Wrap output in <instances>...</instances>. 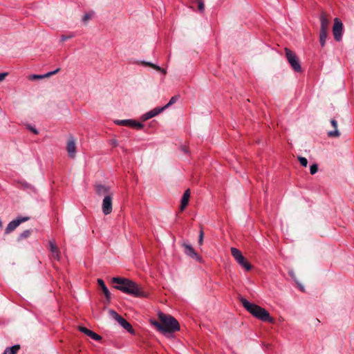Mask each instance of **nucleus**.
Returning a JSON list of instances; mask_svg holds the SVG:
<instances>
[{
  "label": "nucleus",
  "mask_w": 354,
  "mask_h": 354,
  "mask_svg": "<svg viewBox=\"0 0 354 354\" xmlns=\"http://www.w3.org/2000/svg\"><path fill=\"white\" fill-rule=\"evenodd\" d=\"M91 15L89 14H85L84 16H83V18H82V21L86 22L87 21H88L90 19H91Z\"/></svg>",
  "instance_id": "31"
},
{
  "label": "nucleus",
  "mask_w": 354,
  "mask_h": 354,
  "mask_svg": "<svg viewBox=\"0 0 354 354\" xmlns=\"http://www.w3.org/2000/svg\"><path fill=\"white\" fill-rule=\"evenodd\" d=\"M317 171H318L317 165L313 164V165L310 166V171L312 175L316 174L317 172Z\"/></svg>",
  "instance_id": "27"
},
{
  "label": "nucleus",
  "mask_w": 354,
  "mask_h": 354,
  "mask_svg": "<svg viewBox=\"0 0 354 354\" xmlns=\"http://www.w3.org/2000/svg\"><path fill=\"white\" fill-rule=\"evenodd\" d=\"M343 30V24L339 18H335L333 27V33L336 41L342 40V35Z\"/></svg>",
  "instance_id": "8"
},
{
  "label": "nucleus",
  "mask_w": 354,
  "mask_h": 354,
  "mask_svg": "<svg viewBox=\"0 0 354 354\" xmlns=\"http://www.w3.org/2000/svg\"><path fill=\"white\" fill-rule=\"evenodd\" d=\"M97 283L100 285V286L101 287V288L103 291V293L104 294L106 299H109L111 297V293H110L109 290H108V288H106V286H105L103 280L101 279H97Z\"/></svg>",
  "instance_id": "18"
},
{
  "label": "nucleus",
  "mask_w": 354,
  "mask_h": 354,
  "mask_svg": "<svg viewBox=\"0 0 354 354\" xmlns=\"http://www.w3.org/2000/svg\"><path fill=\"white\" fill-rule=\"evenodd\" d=\"M330 124L334 128V131H330L328 132V136L330 138H337L340 136V133L337 129V122L335 119L330 120Z\"/></svg>",
  "instance_id": "17"
},
{
  "label": "nucleus",
  "mask_w": 354,
  "mask_h": 354,
  "mask_svg": "<svg viewBox=\"0 0 354 354\" xmlns=\"http://www.w3.org/2000/svg\"><path fill=\"white\" fill-rule=\"evenodd\" d=\"M158 316L159 320L150 319L151 324L165 337H172L173 333L177 330L176 319L162 313H159Z\"/></svg>",
  "instance_id": "1"
},
{
  "label": "nucleus",
  "mask_w": 354,
  "mask_h": 354,
  "mask_svg": "<svg viewBox=\"0 0 354 354\" xmlns=\"http://www.w3.org/2000/svg\"><path fill=\"white\" fill-rule=\"evenodd\" d=\"M286 57L288 63L290 64L292 68L295 72H301V66L300 65L299 59L295 53L288 48H285Z\"/></svg>",
  "instance_id": "6"
},
{
  "label": "nucleus",
  "mask_w": 354,
  "mask_h": 354,
  "mask_svg": "<svg viewBox=\"0 0 354 354\" xmlns=\"http://www.w3.org/2000/svg\"><path fill=\"white\" fill-rule=\"evenodd\" d=\"M113 144L114 145H116V142H115V141H113Z\"/></svg>",
  "instance_id": "38"
},
{
  "label": "nucleus",
  "mask_w": 354,
  "mask_h": 354,
  "mask_svg": "<svg viewBox=\"0 0 354 354\" xmlns=\"http://www.w3.org/2000/svg\"><path fill=\"white\" fill-rule=\"evenodd\" d=\"M78 329L80 331L88 335V337H90L93 332L84 326H79Z\"/></svg>",
  "instance_id": "24"
},
{
  "label": "nucleus",
  "mask_w": 354,
  "mask_h": 354,
  "mask_svg": "<svg viewBox=\"0 0 354 354\" xmlns=\"http://www.w3.org/2000/svg\"><path fill=\"white\" fill-rule=\"evenodd\" d=\"M90 337L92 338L93 339L97 340V341L101 340V339H102L101 336H100L99 335L96 334L94 332H93V333L91 334Z\"/></svg>",
  "instance_id": "29"
},
{
  "label": "nucleus",
  "mask_w": 354,
  "mask_h": 354,
  "mask_svg": "<svg viewBox=\"0 0 354 354\" xmlns=\"http://www.w3.org/2000/svg\"><path fill=\"white\" fill-rule=\"evenodd\" d=\"M198 10L200 12H203L205 9L203 0H196Z\"/></svg>",
  "instance_id": "25"
},
{
  "label": "nucleus",
  "mask_w": 354,
  "mask_h": 354,
  "mask_svg": "<svg viewBox=\"0 0 354 354\" xmlns=\"http://www.w3.org/2000/svg\"><path fill=\"white\" fill-rule=\"evenodd\" d=\"M29 129H30L32 133H34L35 134H38V131H37V130L35 128H34V127H29Z\"/></svg>",
  "instance_id": "34"
},
{
  "label": "nucleus",
  "mask_w": 354,
  "mask_h": 354,
  "mask_svg": "<svg viewBox=\"0 0 354 354\" xmlns=\"http://www.w3.org/2000/svg\"><path fill=\"white\" fill-rule=\"evenodd\" d=\"M240 301L243 307L255 317L263 322L269 323L274 322V319L270 315L269 313L266 309L257 304L250 303L243 297L240 298Z\"/></svg>",
  "instance_id": "4"
},
{
  "label": "nucleus",
  "mask_w": 354,
  "mask_h": 354,
  "mask_svg": "<svg viewBox=\"0 0 354 354\" xmlns=\"http://www.w3.org/2000/svg\"><path fill=\"white\" fill-rule=\"evenodd\" d=\"M299 286H300V290H301V291L304 292V288H303L301 285H299Z\"/></svg>",
  "instance_id": "36"
},
{
  "label": "nucleus",
  "mask_w": 354,
  "mask_h": 354,
  "mask_svg": "<svg viewBox=\"0 0 354 354\" xmlns=\"http://www.w3.org/2000/svg\"><path fill=\"white\" fill-rule=\"evenodd\" d=\"M118 323L126 330L128 331H131L132 330L131 325L127 322L124 319H120V321Z\"/></svg>",
  "instance_id": "20"
},
{
  "label": "nucleus",
  "mask_w": 354,
  "mask_h": 354,
  "mask_svg": "<svg viewBox=\"0 0 354 354\" xmlns=\"http://www.w3.org/2000/svg\"><path fill=\"white\" fill-rule=\"evenodd\" d=\"M66 151L69 158L73 159L76 157L77 147L75 140L73 136H70L68 139Z\"/></svg>",
  "instance_id": "10"
},
{
  "label": "nucleus",
  "mask_w": 354,
  "mask_h": 354,
  "mask_svg": "<svg viewBox=\"0 0 354 354\" xmlns=\"http://www.w3.org/2000/svg\"><path fill=\"white\" fill-rule=\"evenodd\" d=\"M231 254L232 257L236 260V261L246 270H251V264L245 259L239 250L235 248H232Z\"/></svg>",
  "instance_id": "7"
},
{
  "label": "nucleus",
  "mask_w": 354,
  "mask_h": 354,
  "mask_svg": "<svg viewBox=\"0 0 354 354\" xmlns=\"http://www.w3.org/2000/svg\"><path fill=\"white\" fill-rule=\"evenodd\" d=\"M20 348L19 345H15L10 348H7L3 354H17Z\"/></svg>",
  "instance_id": "19"
},
{
  "label": "nucleus",
  "mask_w": 354,
  "mask_h": 354,
  "mask_svg": "<svg viewBox=\"0 0 354 354\" xmlns=\"http://www.w3.org/2000/svg\"><path fill=\"white\" fill-rule=\"evenodd\" d=\"M176 101H177L176 96V95L173 96L170 99L169 102L165 106H164L162 107H156V108H154L153 109L147 112L146 113L143 114L141 116V120L142 121H146L149 119H151V118L158 115V114H160V113L164 111L165 109L169 108L170 106L175 104L176 102Z\"/></svg>",
  "instance_id": "5"
},
{
  "label": "nucleus",
  "mask_w": 354,
  "mask_h": 354,
  "mask_svg": "<svg viewBox=\"0 0 354 354\" xmlns=\"http://www.w3.org/2000/svg\"><path fill=\"white\" fill-rule=\"evenodd\" d=\"M28 220H29V217L24 216V217H20V218H17L15 220L12 221L7 225V227H6V228L5 230V233L6 234H10L13 230H15L21 223L26 222V221H27Z\"/></svg>",
  "instance_id": "9"
},
{
  "label": "nucleus",
  "mask_w": 354,
  "mask_h": 354,
  "mask_svg": "<svg viewBox=\"0 0 354 354\" xmlns=\"http://www.w3.org/2000/svg\"><path fill=\"white\" fill-rule=\"evenodd\" d=\"M96 193L98 196L103 197L102 210L104 215H109L113 209V198L114 192L111 186L105 185H97L95 187Z\"/></svg>",
  "instance_id": "3"
},
{
  "label": "nucleus",
  "mask_w": 354,
  "mask_h": 354,
  "mask_svg": "<svg viewBox=\"0 0 354 354\" xmlns=\"http://www.w3.org/2000/svg\"><path fill=\"white\" fill-rule=\"evenodd\" d=\"M71 37H67L63 36V37H62V40L64 41V40H66V39H67L68 38H71Z\"/></svg>",
  "instance_id": "35"
},
{
  "label": "nucleus",
  "mask_w": 354,
  "mask_h": 354,
  "mask_svg": "<svg viewBox=\"0 0 354 354\" xmlns=\"http://www.w3.org/2000/svg\"><path fill=\"white\" fill-rule=\"evenodd\" d=\"M6 76H7L6 73H0V82H2Z\"/></svg>",
  "instance_id": "33"
},
{
  "label": "nucleus",
  "mask_w": 354,
  "mask_h": 354,
  "mask_svg": "<svg viewBox=\"0 0 354 354\" xmlns=\"http://www.w3.org/2000/svg\"><path fill=\"white\" fill-rule=\"evenodd\" d=\"M31 230H24L23 232H21L19 236V240H22L24 239H26L29 237L31 234Z\"/></svg>",
  "instance_id": "22"
},
{
  "label": "nucleus",
  "mask_w": 354,
  "mask_h": 354,
  "mask_svg": "<svg viewBox=\"0 0 354 354\" xmlns=\"http://www.w3.org/2000/svg\"><path fill=\"white\" fill-rule=\"evenodd\" d=\"M182 247L184 248V252L187 256L198 262L202 261V258L196 252L194 249L190 245L184 243L182 244Z\"/></svg>",
  "instance_id": "11"
},
{
  "label": "nucleus",
  "mask_w": 354,
  "mask_h": 354,
  "mask_svg": "<svg viewBox=\"0 0 354 354\" xmlns=\"http://www.w3.org/2000/svg\"><path fill=\"white\" fill-rule=\"evenodd\" d=\"M320 32H328L330 25V17L324 11L322 12L320 17Z\"/></svg>",
  "instance_id": "12"
},
{
  "label": "nucleus",
  "mask_w": 354,
  "mask_h": 354,
  "mask_svg": "<svg viewBox=\"0 0 354 354\" xmlns=\"http://www.w3.org/2000/svg\"><path fill=\"white\" fill-rule=\"evenodd\" d=\"M298 160H299L300 164L302 166H304V167H306L307 166L308 160H307V159L306 158L299 156V157H298Z\"/></svg>",
  "instance_id": "26"
},
{
  "label": "nucleus",
  "mask_w": 354,
  "mask_h": 354,
  "mask_svg": "<svg viewBox=\"0 0 354 354\" xmlns=\"http://www.w3.org/2000/svg\"><path fill=\"white\" fill-rule=\"evenodd\" d=\"M203 236H204V233L202 230H201L200 234H199V239H198L199 245H202L203 241Z\"/></svg>",
  "instance_id": "30"
},
{
  "label": "nucleus",
  "mask_w": 354,
  "mask_h": 354,
  "mask_svg": "<svg viewBox=\"0 0 354 354\" xmlns=\"http://www.w3.org/2000/svg\"><path fill=\"white\" fill-rule=\"evenodd\" d=\"M59 71V68H57L53 71L48 72L44 75H32L28 77V80H41L44 78L49 77L53 75L56 74Z\"/></svg>",
  "instance_id": "16"
},
{
  "label": "nucleus",
  "mask_w": 354,
  "mask_h": 354,
  "mask_svg": "<svg viewBox=\"0 0 354 354\" xmlns=\"http://www.w3.org/2000/svg\"><path fill=\"white\" fill-rule=\"evenodd\" d=\"M328 32H319V42L322 46H324L326 40Z\"/></svg>",
  "instance_id": "21"
},
{
  "label": "nucleus",
  "mask_w": 354,
  "mask_h": 354,
  "mask_svg": "<svg viewBox=\"0 0 354 354\" xmlns=\"http://www.w3.org/2000/svg\"><path fill=\"white\" fill-rule=\"evenodd\" d=\"M3 226V223H2V221L0 220V227H2Z\"/></svg>",
  "instance_id": "37"
},
{
  "label": "nucleus",
  "mask_w": 354,
  "mask_h": 354,
  "mask_svg": "<svg viewBox=\"0 0 354 354\" xmlns=\"http://www.w3.org/2000/svg\"><path fill=\"white\" fill-rule=\"evenodd\" d=\"M109 315L113 318L115 319V320H117L118 322H120V319H122V317L119 315L115 311H114L113 310H109Z\"/></svg>",
  "instance_id": "23"
},
{
  "label": "nucleus",
  "mask_w": 354,
  "mask_h": 354,
  "mask_svg": "<svg viewBox=\"0 0 354 354\" xmlns=\"http://www.w3.org/2000/svg\"><path fill=\"white\" fill-rule=\"evenodd\" d=\"M191 191L189 189H187L183 194V197L180 201V212H183L186 207L187 206L189 198H190Z\"/></svg>",
  "instance_id": "15"
},
{
  "label": "nucleus",
  "mask_w": 354,
  "mask_h": 354,
  "mask_svg": "<svg viewBox=\"0 0 354 354\" xmlns=\"http://www.w3.org/2000/svg\"><path fill=\"white\" fill-rule=\"evenodd\" d=\"M180 149L185 153H187L189 152V149H188V148L186 146H182L180 147Z\"/></svg>",
  "instance_id": "32"
},
{
  "label": "nucleus",
  "mask_w": 354,
  "mask_h": 354,
  "mask_svg": "<svg viewBox=\"0 0 354 354\" xmlns=\"http://www.w3.org/2000/svg\"><path fill=\"white\" fill-rule=\"evenodd\" d=\"M49 246L53 257L57 260H59L60 251L59 248L56 245L55 240H50L49 241Z\"/></svg>",
  "instance_id": "14"
},
{
  "label": "nucleus",
  "mask_w": 354,
  "mask_h": 354,
  "mask_svg": "<svg viewBox=\"0 0 354 354\" xmlns=\"http://www.w3.org/2000/svg\"><path fill=\"white\" fill-rule=\"evenodd\" d=\"M115 123L118 125L131 127L135 129H140L143 128V124L133 120H115Z\"/></svg>",
  "instance_id": "13"
},
{
  "label": "nucleus",
  "mask_w": 354,
  "mask_h": 354,
  "mask_svg": "<svg viewBox=\"0 0 354 354\" xmlns=\"http://www.w3.org/2000/svg\"><path fill=\"white\" fill-rule=\"evenodd\" d=\"M115 283L114 288L124 293L137 297H146L147 294L142 288L131 280L122 277H113L111 280Z\"/></svg>",
  "instance_id": "2"
},
{
  "label": "nucleus",
  "mask_w": 354,
  "mask_h": 354,
  "mask_svg": "<svg viewBox=\"0 0 354 354\" xmlns=\"http://www.w3.org/2000/svg\"><path fill=\"white\" fill-rule=\"evenodd\" d=\"M146 64L148 66H150L151 67H152L153 68H154L157 71H159L162 72L163 73H165V71L163 69H162L160 67H159L158 66H156V65L151 64V63H146Z\"/></svg>",
  "instance_id": "28"
}]
</instances>
